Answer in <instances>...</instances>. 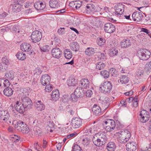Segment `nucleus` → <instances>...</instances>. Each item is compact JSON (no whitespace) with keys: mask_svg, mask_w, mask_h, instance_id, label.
<instances>
[{"mask_svg":"<svg viewBox=\"0 0 151 151\" xmlns=\"http://www.w3.org/2000/svg\"><path fill=\"white\" fill-rule=\"evenodd\" d=\"M119 140L120 142L125 143L130 138L131 135L130 132L126 129L121 131L119 135Z\"/></svg>","mask_w":151,"mask_h":151,"instance_id":"obj_1","label":"nucleus"},{"mask_svg":"<svg viewBox=\"0 0 151 151\" xmlns=\"http://www.w3.org/2000/svg\"><path fill=\"white\" fill-rule=\"evenodd\" d=\"M137 55L140 60H146L150 58L151 53L148 50L142 49L138 50Z\"/></svg>","mask_w":151,"mask_h":151,"instance_id":"obj_2","label":"nucleus"},{"mask_svg":"<svg viewBox=\"0 0 151 151\" xmlns=\"http://www.w3.org/2000/svg\"><path fill=\"white\" fill-rule=\"evenodd\" d=\"M112 86L110 82L106 81L101 83L99 89L104 93H109L111 90Z\"/></svg>","mask_w":151,"mask_h":151,"instance_id":"obj_3","label":"nucleus"},{"mask_svg":"<svg viewBox=\"0 0 151 151\" xmlns=\"http://www.w3.org/2000/svg\"><path fill=\"white\" fill-rule=\"evenodd\" d=\"M103 124L104 128L107 132L113 131L115 128V123L113 120L108 119L104 121Z\"/></svg>","mask_w":151,"mask_h":151,"instance_id":"obj_4","label":"nucleus"},{"mask_svg":"<svg viewBox=\"0 0 151 151\" xmlns=\"http://www.w3.org/2000/svg\"><path fill=\"white\" fill-rule=\"evenodd\" d=\"M125 6L122 3H119L114 6V14L117 17L122 15L124 11Z\"/></svg>","mask_w":151,"mask_h":151,"instance_id":"obj_5","label":"nucleus"},{"mask_svg":"<svg viewBox=\"0 0 151 151\" xmlns=\"http://www.w3.org/2000/svg\"><path fill=\"white\" fill-rule=\"evenodd\" d=\"M31 37L32 42L36 43L41 40L42 35L40 32L35 30L32 32Z\"/></svg>","mask_w":151,"mask_h":151,"instance_id":"obj_6","label":"nucleus"},{"mask_svg":"<svg viewBox=\"0 0 151 151\" xmlns=\"http://www.w3.org/2000/svg\"><path fill=\"white\" fill-rule=\"evenodd\" d=\"M21 99L22 104L25 106L26 109L31 108L32 103L28 96L22 98Z\"/></svg>","mask_w":151,"mask_h":151,"instance_id":"obj_7","label":"nucleus"},{"mask_svg":"<svg viewBox=\"0 0 151 151\" xmlns=\"http://www.w3.org/2000/svg\"><path fill=\"white\" fill-rule=\"evenodd\" d=\"M78 84L81 88L87 89L89 87L90 82L88 79L83 78L79 81Z\"/></svg>","mask_w":151,"mask_h":151,"instance_id":"obj_8","label":"nucleus"},{"mask_svg":"<svg viewBox=\"0 0 151 151\" xmlns=\"http://www.w3.org/2000/svg\"><path fill=\"white\" fill-rule=\"evenodd\" d=\"M15 110L20 113H24L26 109L25 106L22 104L21 102L17 101L14 105Z\"/></svg>","mask_w":151,"mask_h":151,"instance_id":"obj_9","label":"nucleus"},{"mask_svg":"<svg viewBox=\"0 0 151 151\" xmlns=\"http://www.w3.org/2000/svg\"><path fill=\"white\" fill-rule=\"evenodd\" d=\"M104 29L106 32L111 33L114 32L115 27L114 25L111 23H107L104 25Z\"/></svg>","mask_w":151,"mask_h":151,"instance_id":"obj_10","label":"nucleus"},{"mask_svg":"<svg viewBox=\"0 0 151 151\" xmlns=\"http://www.w3.org/2000/svg\"><path fill=\"white\" fill-rule=\"evenodd\" d=\"M34 6L37 10H42L46 6V3L44 1H37L35 3Z\"/></svg>","mask_w":151,"mask_h":151,"instance_id":"obj_11","label":"nucleus"},{"mask_svg":"<svg viewBox=\"0 0 151 151\" xmlns=\"http://www.w3.org/2000/svg\"><path fill=\"white\" fill-rule=\"evenodd\" d=\"M52 56L54 58L59 59L62 55V51L60 48L55 47L53 48L51 51Z\"/></svg>","mask_w":151,"mask_h":151,"instance_id":"obj_12","label":"nucleus"},{"mask_svg":"<svg viewBox=\"0 0 151 151\" xmlns=\"http://www.w3.org/2000/svg\"><path fill=\"white\" fill-rule=\"evenodd\" d=\"M137 144L133 141L128 142L126 145V150L127 151H135L137 149Z\"/></svg>","mask_w":151,"mask_h":151,"instance_id":"obj_13","label":"nucleus"},{"mask_svg":"<svg viewBox=\"0 0 151 151\" xmlns=\"http://www.w3.org/2000/svg\"><path fill=\"white\" fill-rule=\"evenodd\" d=\"M50 81V77L47 74L43 75L40 79L41 83L42 85L44 86L49 84Z\"/></svg>","mask_w":151,"mask_h":151,"instance_id":"obj_14","label":"nucleus"},{"mask_svg":"<svg viewBox=\"0 0 151 151\" xmlns=\"http://www.w3.org/2000/svg\"><path fill=\"white\" fill-rule=\"evenodd\" d=\"M95 136L101 139L102 144H105V141L107 140V138L106 136V133L104 132H100L96 134Z\"/></svg>","mask_w":151,"mask_h":151,"instance_id":"obj_15","label":"nucleus"},{"mask_svg":"<svg viewBox=\"0 0 151 151\" xmlns=\"http://www.w3.org/2000/svg\"><path fill=\"white\" fill-rule=\"evenodd\" d=\"M95 8V6L93 4H87L86 9L87 13L94 14L96 11Z\"/></svg>","mask_w":151,"mask_h":151,"instance_id":"obj_16","label":"nucleus"},{"mask_svg":"<svg viewBox=\"0 0 151 151\" xmlns=\"http://www.w3.org/2000/svg\"><path fill=\"white\" fill-rule=\"evenodd\" d=\"M20 90V93L19 94V96L20 98L29 96V91L28 88H21Z\"/></svg>","mask_w":151,"mask_h":151,"instance_id":"obj_17","label":"nucleus"},{"mask_svg":"<svg viewBox=\"0 0 151 151\" xmlns=\"http://www.w3.org/2000/svg\"><path fill=\"white\" fill-rule=\"evenodd\" d=\"M132 17L134 21L137 22L140 21L142 18L141 13L138 12H134L132 14Z\"/></svg>","mask_w":151,"mask_h":151,"instance_id":"obj_18","label":"nucleus"},{"mask_svg":"<svg viewBox=\"0 0 151 151\" xmlns=\"http://www.w3.org/2000/svg\"><path fill=\"white\" fill-rule=\"evenodd\" d=\"M35 105L36 109L39 111H42L45 109V106L41 101H35Z\"/></svg>","mask_w":151,"mask_h":151,"instance_id":"obj_19","label":"nucleus"},{"mask_svg":"<svg viewBox=\"0 0 151 151\" xmlns=\"http://www.w3.org/2000/svg\"><path fill=\"white\" fill-rule=\"evenodd\" d=\"M93 114L96 116L100 115L101 114V109L100 106L96 104H94L92 109Z\"/></svg>","mask_w":151,"mask_h":151,"instance_id":"obj_20","label":"nucleus"},{"mask_svg":"<svg viewBox=\"0 0 151 151\" xmlns=\"http://www.w3.org/2000/svg\"><path fill=\"white\" fill-rule=\"evenodd\" d=\"M120 45L122 48H127L131 45V43L129 39H124L121 42Z\"/></svg>","mask_w":151,"mask_h":151,"instance_id":"obj_21","label":"nucleus"},{"mask_svg":"<svg viewBox=\"0 0 151 151\" xmlns=\"http://www.w3.org/2000/svg\"><path fill=\"white\" fill-rule=\"evenodd\" d=\"M84 95V91L82 88H76V99H81Z\"/></svg>","mask_w":151,"mask_h":151,"instance_id":"obj_22","label":"nucleus"},{"mask_svg":"<svg viewBox=\"0 0 151 151\" xmlns=\"http://www.w3.org/2000/svg\"><path fill=\"white\" fill-rule=\"evenodd\" d=\"M59 0H50L49 2V5L50 7L53 8H57L60 6Z\"/></svg>","mask_w":151,"mask_h":151,"instance_id":"obj_23","label":"nucleus"},{"mask_svg":"<svg viewBox=\"0 0 151 151\" xmlns=\"http://www.w3.org/2000/svg\"><path fill=\"white\" fill-rule=\"evenodd\" d=\"M60 93L58 90H53L51 93V98L52 100L56 101L58 100Z\"/></svg>","mask_w":151,"mask_h":151,"instance_id":"obj_24","label":"nucleus"},{"mask_svg":"<svg viewBox=\"0 0 151 151\" xmlns=\"http://www.w3.org/2000/svg\"><path fill=\"white\" fill-rule=\"evenodd\" d=\"M26 123L23 122L19 121L17 122L16 124L14 126L15 128L19 132H20L22 129L25 126V124Z\"/></svg>","mask_w":151,"mask_h":151,"instance_id":"obj_25","label":"nucleus"},{"mask_svg":"<svg viewBox=\"0 0 151 151\" xmlns=\"http://www.w3.org/2000/svg\"><path fill=\"white\" fill-rule=\"evenodd\" d=\"M20 47L21 50L26 52L29 51L31 47L30 45L27 43H23L21 45Z\"/></svg>","mask_w":151,"mask_h":151,"instance_id":"obj_26","label":"nucleus"},{"mask_svg":"<svg viewBox=\"0 0 151 151\" xmlns=\"http://www.w3.org/2000/svg\"><path fill=\"white\" fill-rule=\"evenodd\" d=\"M14 73L12 70L5 73V77L6 79L9 80H13L14 77Z\"/></svg>","mask_w":151,"mask_h":151,"instance_id":"obj_27","label":"nucleus"},{"mask_svg":"<svg viewBox=\"0 0 151 151\" xmlns=\"http://www.w3.org/2000/svg\"><path fill=\"white\" fill-rule=\"evenodd\" d=\"M13 90L12 88L9 87L6 88L3 91L4 94L7 96H11L13 94Z\"/></svg>","mask_w":151,"mask_h":151,"instance_id":"obj_28","label":"nucleus"},{"mask_svg":"<svg viewBox=\"0 0 151 151\" xmlns=\"http://www.w3.org/2000/svg\"><path fill=\"white\" fill-rule=\"evenodd\" d=\"M67 83L69 86H75L76 83L75 76H70L67 81Z\"/></svg>","mask_w":151,"mask_h":151,"instance_id":"obj_29","label":"nucleus"},{"mask_svg":"<svg viewBox=\"0 0 151 151\" xmlns=\"http://www.w3.org/2000/svg\"><path fill=\"white\" fill-rule=\"evenodd\" d=\"M85 52L86 55L91 56L94 54L95 50L94 48L89 47L86 49Z\"/></svg>","mask_w":151,"mask_h":151,"instance_id":"obj_30","label":"nucleus"},{"mask_svg":"<svg viewBox=\"0 0 151 151\" xmlns=\"http://www.w3.org/2000/svg\"><path fill=\"white\" fill-rule=\"evenodd\" d=\"M95 135L93 137V141L94 144L97 146H102L104 144H102L101 141L99 138L96 137Z\"/></svg>","mask_w":151,"mask_h":151,"instance_id":"obj_31","label":"nucleus"},{"mask_svg":"<svg viewBox=\"0 0 151 151\" xmlns=\"http://www.w3.org/2000/svg\"><path fill=\"white\" fill-rule=\"evenodd\" d=\"M64 54L65 58L68 59H71L72 56L71 52L70 49H65L64 51Z\"/></svg>","mask_w":151,"mask_h":151,"instance_id":"obj_32","label":"nucleus"},{"mask_svg":"<svg viewBox=\"0 0 151 151\" xmlns=\"http://www.w3.org/2000/svg\"><path fill=\"white\" fill-rule=\"evenodd\" d=\"M17 58L20 60H23L26 58V55L22 52H19L16 55Z\"/></svg>","mask_w":151,"mask_h":151,"instance_id":"obj_33","label":"nucleus"},{"mask_svg":"<svg viewBox=\"0 0 151 151\" xmlns=\"http://www.w3.org/2000/svg\"><path fill=\"white\" fill-rule=\"evenodd\" d=\"M110 100L108 98H106L104 100H103L102 103V106L105 109L107 108L110 105Z\"/></svg>","mask_w":151,"mask_h":151,"instance_id":"obj_34","label":"nucleus"},{"mask_svg":"<svg viewBox=\"0 0 151 151\" xmlns=\"http://www.w3.org/2000/svg\"><path fill=\"white\" fill-rule=\"evenodd\" d=\"M10 116L9 113L7 111L6 112V114L5 115L4 117H2V120L4 121L5 122H6L7 123H11V119H10Z\"/></svg>","mask_w":151,"mask_h":151,"instance_id":"obj_35","label":"nucleus"},{"mask_svg":"<svg viewBox=\"0 0 151 151\" xmlns=\"http://www.w3.org/2000/svg\"><path fill=\"white\" fill-rule=\"evenodd\" d=\"M129 78L127 76H122L119 78V82L123 84L127 83L129 81ZM119 81V80H118Z\"/></svg>","mask_w":151,"mask_h":151,"instance_id":"obj_36","label":"nucleus"},{"mask_svg":"<svg viewBox=\"0 0 151 151\" xmlns=\"http://www.w3.org/2000/svg\"><path fill=\"white\" fill-rule=\"evenodd\" d=\"M115 148V145L113 142H109L107 145V149L109 151H114Z\"/></svg>","mask_w":151,"mask_h":151,"instance_id":"obj_37","label":"nucleus"},{"mask_svg":"<svg viewBox=\"0 0 151 151\" xmlns=\"http://www.w3.org/2000/svg\"><path fill=\"white\" fill-rule=\"evenodd\" d=\"M106 64L102 62H100L96 64V68L98 70H101L105 68Z\"/></svg>","mask_w":151,"mask_h":151,"instance_id":"obj_38","label":"nucleus"},{"mask_svg":"<svg viewBox=\"0 0 151 151\" xmlns=\"http://www.w3.org/2000/svg\"><path fill=\"white\" fill-rule=\"evenodd\" d=\"M118 52V50L116 48H112L109 51V55L111 57H113L116 55Z\"/></svg>","mask_w":151,"mask_h":151,"instance_id":"obj_39","label":"nucleus"},{"mask_svg":"<svg viewBox=\"0 0 151 151\" xmlns=\"http://www.w3.org/2000/svg\"><path fill=\"white\" fill-rule=\"evenodd\" d=\"M29 131V127L27 124H25V126L22 129L20 132L23 134H27Z\"/></svg>","mask_w":151,"mask_h":151,"instance_id":"obj_40","label":"nucleus"},{"mask_svg":"<svg viewBox=\"0 0 151 151\" xmlns=\"http://www.w3.org/2000/svg\"><path fill=\"white\" fill-rule=\"evenodd\" d=\"M100 73L101 75L104 78H107L109 76V73L106 70H102Z\"/></svg>","mask_w":151,"mask_h":151,"instance_id":"obj_41","label":"nucleus"},{"mask_svg":"<svg viewBox=\"0 0 151 151\" xmlns=\"http://www.w3.org/2000/svg\"><path fill=\"white\" fill-rule=\"evenodd\" d=\"M1 63L8 67V66L10 64V61L6 58L4 57L2 58V59Z\"/></svg>","mask_w":151,"mask_h":151,"instance_id":"obj_42","label":"nucleus"},{"mask_svg":"<svg viewBox=\"0 0 151 151\" xmlns=\"http://www.w3.org/2000/svg\"><path fill=\"white\" fill-rule=\"evenodd\" d=\"M46 86L45 88V90L47 92H50L52 90V84L50 83L46 85Z\"/></svg>","mask_w":151,"mask_h":151,"instance_id":"obj_43","label":"nucleus"},{"mask_svg":"<svg viewBox=\"0 0 151 151\" xmlns=\"http://www.w3.org/2000/svg\"><path fill=\"white\" fill-rule=\"evenodd\" d=\"M35 134L36 135H38V136H41L42 131L41 129L39 127H36L34 129Z\"/></svg>","mask_w":151,"mask_h":151,"instance_id":"obj_44","label":"nucleus"},{"mask_svg":"<svg viewBox=\"0 0 151 151\" xmlns=\"http://www.w3.org/2000/svg\"><path fill=\"white\" fill-rule=\"evenodd\" d=\"M82 121L79 118L76 117V128H78L82 125Z\"/></svg>","mask_w":151,"mask_h":151,"instance_id":"obj_45","label":"nucleus"},{"mask_svg":"<svg viewBox=\"0 0 151 151\" xmlns=\"http://www.w3.org/2000/svg\"><path fill=\"white\" fill-rule=\"evenodd\" d=\"M97 56L101 60H104L106 59V56L104 53L99 52L97 53Z\"/></svg>","mask_w":151,"mask_h":151,"instance_id":"obj_46","label":"nucleus"},{"mask_svg":"<svg viewBox=\"0 0 151 151\" xmlns=\"http://www.w3.org/2000/svg\"><path fill=\"white\" fill-rule=\"evenodd\" d=\"M139 118L141 121L142 123H145L146 121H147L149 119V118L147 116H145L142 115H139Z\"/></svg>","mask_w":151,"mask_h":151,"instance_id":"obj_47","label":"nucleus"},{"mask_svg":"<svg viewBox=\"0 0 151 151\" xmlns=\"http://www.w3.org/2000/svg\"><path fill=\"white\" fill-rule=\"evenodd\" d=\"M143 70L138 69L136 73V76L139 78H141L143 75Z\"/></svg>","mask_w":151,"mask_h":151,"instance_id":"obj_48","label":"nucleus"},{"mask_svg":"<svg viewBox=\"0 0 151 151\" xmlns=\"http://www.w3.org/2000/svg\"><path fill=\"white\" fill-rule=\"evenodd\" d=\"M105 42V40L102 38H100L99 39H98L97 43L98 44L99 46H101L104 44Z\"/></svg>","mask_w":151,"mask_h":151,"instance_id":"obj_49","label":"nucleus"},{"mask_svg":"<svg viewBox=\"0 0 151 151\" xmlns=\"http://www.w3.org/2000/svg\"><path fill=\"white\" fill-rule=\"evenodd\" d=\"M147 73H149L151 71V62L147 63L146 65Z\"/></svg>","mask_w":151,"mask_h":151,"instance_id":"obj_50","label":"nucleus"},{"mask_svg":"<svg viewBox=\"0 0 151 151\" xmlns=\"http://www.w3.org/2000/svg\"><path fill=\"white\" fill-rule=\"evenodd\" d=\"M8 68L1 63L0 64V71L4 72Z\"/></svg>","mask_w":151,"mask_h":151,"instance_id":"obj_51","label":"nucleus"},{"mask_svg":"<svg viewBox=\"0 0 151 151\" xmlns=\"http://www.w3.org/2000/svg\"><path fill=\"white\" fill-rule=\"evenodd\" d=\"M142 115V116H147V117H150V116L149 115V113L148 112L145 110L142 111L140 113L139 115Z\"/></svg>","mask_w":151,"mask_h":151,"instance_id":"obj_52","label":"nucleus"},{"mask_svg":"<svg viewBox=\"0 0 151 151\" xmlns=\"http://www.w3.org/2000/svg\"><path fill=\"white\" fill-rule=\"evenodd\" d=\"M49 47L48 45H45L43 47H41L40 50L44 52H47L49 51Z\"/></svg>","mask_w":151,"mask_h":151,"instance_id":"obj_53","label":"nucleus"},{"mask_svg":"<svg viewBox=\"0 0 151 151\" xmlns=\"http://www.w3.org/2000/svg\"><path fill=\"white\" fill-rule=\"evenodd\" d=\"M65 28L60 27L58 29L57 32L60 35H62L65 33Z\"/></svg>","mask_w":151,"mask_h":151,"instance_id":"obj_54","label":"nucleus"},{"mask_svg":"<svg viewBox=\"0 0 151 151\" xmlns=\"http://www.w3.org/2000/svg\"><path fill=\"white\" fill-rule=\"evenodd\" d=\"M47 125L49 127L52 128L53 127L54 125V123H53L52 121L49 119V120H48L47 121Z\"/></svg>","mask_w":151,"mask_h":151,"instance_id":"obj_55","label":"nucleus"},{"mask_svg":"<svg viewBox=\"0 0 151 151\" xmlns=\"http://www.w3.org/2000/svg\"><path fill=\"white\" fill-rule=\"evenodd\" d=\"M7 111H5L4 110H0V120L1 121H2V117H4L6 114V112Z\"/></svg>","mask_w":151,"mask_h":151,"instance_id":"obj_56","label":"nucleus"},{"mask_svg":"<svg viewBox=\"0 0 151 151\" xmlns=\"http://www.w3.org/2000/svg\"><path fill=\"white\" fill-rule=\"evenodd\" d=\"M19 4L14 5L13 6V9L14 12H19L20 11L19 8Z\"/></svg>","mask_w":151,"mask_h":151,"instance_id":"obj_57","label":"nucleus"},{"mask_svg":"<svg viewBox=\"0 0 151 151\" xmlns=\"http://www.w3.org/2000/svg\"><path fill=\"white\" fill-rule=\"evenodd\" d=\"M4 83H4V87H9L10 84V83L8 80L6 78H4Z\"/></svg>","mask_w":151,"mask_h":151,"instance_id":"obj_58","label":"nucleus"},{"mask_svg":"<svg viewBox=\"0 0 151 151\" xmlns=\"http://www.w3.org/2000/svg\"><path fill=\"white\" fill-rule=\"evenodd\" d=\"M76 92V90H75L73 93H72L70 95V99L73 101L74 102L76 100V95L75 92Z\"/></svg>","mask_w":151,"mask_h":151,"instance_id":"obj_59","label":"nucleus"},{"mask_svg":"<svg viewBox=\"0 0 151 151\" xmlns=\"http://www.w3.org/2000/svg\"><path fill=\"white\" fill-rule=\"evenodd\" d=\"M69 99V97L68 95H65L63 96L62 98V101L63 102H66Z\"/></svg>","mask_w":151,"mask_h":151,"instance_id":"obj_60","label":"nucleus"},{"mask_svg":"<svg viewBox=\"0 0 151 151\" xmlns=\"http://www.w3.org/2000/svg\"><path fill=\"white\" fill-rule=\"evenodd\" d=\"M93 93V92L91 90H88L86 91V96L90 97Z\"/></svg>","mask_w":151,"mask_h":151,"instance_id":"obj_61","label":"nucleus"},{"mask_svg":"<svg viewBox=\"0 0 151 151\" xmlns=\"http://www.w3.org/2000/svg\"><path fill=\"white\" fill-rule=\"evenodd\" d=\"M4 78H0V86L1 88L4 87Z\"/></svg>","mask_w":151,"mask_h":151,"instance_id":"obj_62","label":"nucleus"},{"mask_svg":"<svg viewBox=\"0 0 151 151\" xmlns=\"http://www.w3.org/2000/svg\"><path fill=\"white\" fill-rule=\"evenodd\" d=\"M19 78L21 79V81L23 80L26 77V76L23 73H22L19 75Z\"/></svg>","mask_w":151,"mask_h":151,"instance_id":"obj_63","label":"nucleus"},{"mask_svg":"<svg viewBox=\"0 0 151 151\" xmlns=\"http://www.w3.org/2000/svg\"><path fill=\"white\" fill-rule=\"evenodd\" d=\"M82 4V2L80 1H76V9L79 8Z\"/></svg>","mask_w":151,"mask_h":151,"instance_id":"obj_64","label":"nucleus"}]
</instances>
